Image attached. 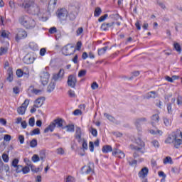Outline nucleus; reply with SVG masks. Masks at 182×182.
Masks as SVG:
<instances>
[{
    "mask_svg": "<svg viewBox=\"0 0 182 182\" xmlns=\"http://www.w3.org/2000/svg\"><path fill=\"white\" fill-rule=\"evenodd\" d=\"M79 13V6L76 2L70 3L68 11L65 8L58 9L56 15L60 21H66L69 16L70 21H75Z\"/></svg>",
    "mask_w": 182,
    "mask_h": 182,
    "instance_id": "obj_1",
    "label": "nucleus"
},
{
    "mask_svg": "<svg viewBox=\"0 0 182 182\" xmlns=\"http://www.w3.org/2000/svg\"><path fill=\"white\" fill-rule=\"evenodd\" d=\"M23 6L28 14L31 15H39L41 9L39 6L35 3V0H27L23 3Z\"/></svg>",
    "mask_w": 182,
    "mask_h": 182,
    "instance_id": "obj_2",
    "label": "nucleus"
},
{
    "mask_svg": "<svg viewBox=\"0 0 182 182\" xmlns=\"http://www.w3.org/2000/svg\"><path fill=\"white\" fill-rule=\"evenodd\" d=\"M18 22L26 28V29H33L36 26V21L32 17L28 15H23L19 17Z\"/></svg>",
    "mask_w": 182,
    "mask_h": 182,
    "instance_id": "obj_3",
    "label": "nucleus"
},
{
    "mask_svg": "<svg viewBox=\"0 0 182 182\" xmlns=\"http://www.w3.org/2000/svg\"><path fill=\"white\" fill-rule=\"evenodd\" d=\"M63 123H65V120L61 118H57L52 122L50 125L44 129V133H48L50 132H53L55 130V127H58V129H66V127H63Z\"/></svg>",
    "mask_w": 182,
    "mask_h": 182,
    "instance_id": "obj_4",
    "label": "nucleus"
},
{
    "mask_svg": "<svg viewBox=\"0 0 182 182\" xmlns=\"http://www.w3.org/2000/svg\"><path fill=\"white\" fill-rule=\"evenodd\" d=\"M76 52V49H75V46L68 44L67 46H64L62 50L63 55L65 56H70V55H73V53Z\"/></svg>",
    "mask_w": 182,
    "mask_h": 182,
    "instance_id": "obj_5",
    "label": "nucleus"
},
{
    "mask_svg": "<svg viewBox=\"0 0 182 182\" xmlns=\"http://www.w3.org/2000/svg\"><path fill=\"white\" fill-rule=\"evenodd\" d=\"M28 106H29V100L26 99L23 102V103L18 107L17 112L18 114H21V116H23L25 114V112H26V109H28Z\"/></svg>",
    "mask_w": 182,
    "mask_h": 182,
    "instance_id": "obj_6",
    "label": "nucleus"
},
{
    "mask_svg": "<svg viewBox=\"0 0 182 182\" xmlns=\"http://www.w3.org/2000/svg\"><path fill=\"white\" fill-rule=\"evenodd\" d=\"M28 36V33L23 28H19L17 30V33L16 35V41L19 42L21 39H25Z\"/></svg>",
    "mask_w": 182,
    "mask_h": 182,
    "instance_id": "obj_7",
    "label": "nucleus"
},
{
    "mask_svg": "<svg viewBox=\"0 0 182 182\" xmlns=\"http://www.w3.org/2000/svg\"><path fill=\"white\" fill-rule=\"evenodd\" d=\"M41 77V82L43 86L48 85V82H49V78L50 77V75H49V73L43 71L40 75Z\"/></svg>",
    "mask_w": 182,
    "mask_h": 182,
    "instance_id": "obj_8",
    "label": "nucleus"
},
{
    "mask_svg": "<svg viewBox=\"0 0 182 182\" xmlns=\"http://www.w3.org/2000/svg\"><path fill=\"white\" fill-rule=\"evenodd\" d=\"M77 82V80H76V75H70L68 76L67 83L70 87L75 89Z\"/></svg>",
    "mask_w": 182,
    "mask_h": 182,
    "instance_id": "obj_9",
    "label": "nucleus"
},
{
    "mask_svg": "<svg viewBox=\"0 0 182 182\" xmlns=\"http://www.w3.org/2000/svg\"><path fill=\"white\" fill-rule=\"evenodd\" d=\"M75 137L78 143L83 141V132H82V129L79 127H76Z\"/></svg>",
    "mask_w": 182,
    "mask_h": 182,
    "instance_id": "obj_10",
    "label": "nucleus"
},
{
    "mask_svg": "<svg viewBox=\"0 0 182 182\" xmlns=\"http://www.w3.org/2000/svg\"><path fill=\"white\" fill-rule=\"evenodd\" d=\"M146 122H147V118L146 117L138 118L135 120L134 124L139 132L141 130V123H146Z\"/></svg>",
    "mask_w": 182,
    "mask_h": 182,
    "instance_id": "obj_11",
    "label": "nucleus"
},
{
    "mask_svg": "<svg viewBox=\"0 0 182 182\" xmlns=\"http://www.w3.org/2000/svg\"><path fill=\"white\" fill-rule=\"evenodd\" d=\"M160 122V117L159 114H154L151 117V124L153 127H156L159 122Z\"/></svg>",
    "mask_w": 182,
    "mask_h": 182,
    "instance_id": "obj_12",
    "label": "nucleus"
},
{
    "mask_svg": "<svg viewBox=\"0 0 182 182\" xmlns=\"http://www.w3.org/2000/svg\"><path fill=\"white\" fill-rule=\"evenodd\" d=\"M63 75H65V70L63 69H60L57 74H53V80L55 82H58V80H62L63 79Z\"/></svg>",
    "mask_w": 182,
    "mask_h": 182,
    "instance_id": "obj_13",
    "label": "nucleus"
},
{
    "mask_svg": "<svg viewBox=\"0 0 182 182\" xmlns=\"http://www.w3.org/2000/svg\"><path fill=\"white\" fill-rule=\"evenodd\" d=\"M57 3L58 0H50L48 6V12H53L55 11V8H56Z\"/></svg>",
    "mask_w": 182,
    "mask_h": 182,
    "instance_id": "obj_14",
    "label": "nucleus"
},
{
    "mask_svg": "<svg viewBox=\"0 0 182 182\" xmlns=\"http://www.w3.org/2000/svg\"><path fill=\"white\" fill-rule=\"evenodd\" d=\"M34 61H35V58L29 54H27L23 58V62L26 65H32V63H33Z\"/></svg>",
    "mask_w": 182,
    "mask_h": 182,
    "instance_id": "obj_15",
    "label": "nucleus"
},
{
    "mask_svg": "<svg viewBox=\"0 0 182 182\" xmlns=\"http://www.w3.org/2000/svg\"><path fill=\"white\" fill-rule=\"evenodd\" d=\"M113 25H114V22L103 23L100 27L101 31L106 32V31H109V28H112V26H113Z\"/></svg>",
    "mask_w": 182,
    "mask_h": 182,
    "instance_id": "obj_16",
    "label": "nucleus"
},
{
    "mask_svg": "<svg viewBox=\"0 0 182 182\" xmlns=\"http://www.w3.org/2000/svg\"><path fill=\"white\" fill-rule=\"evenodd\" d=\"M43 102H45V97H41L36 99L34 102L33 107L39 108L43 105Z\"/></svg>",
    "mask_w": 182,
    "mask_h": 182,
    "instance_id": "obj_17",
    "label": "nucleus"
},
{
    "mask_svg": "<svg viewBox=\"0 0 182 182\" xmlns=\"http://www.w3.org/2000/svg\"><path fill=\"white\" fill-rule=\"evenodd\" d=\"M149 174V168L147 167L143 168L138 173L140 178H146Z\"/></svg>",
    "mask_w": 182,
    "mask_h": 182,
    "instance_id": "obj_18",
    "label": "nucleus"
},
{
    "mask_svg": "<svg viewBox=\"0 0 182 182\" xmlns=\"http://www.w3.org/2000/svg\"><path fill=\"white\" fill-rule=\"evenodd\" d=\"M177 134L176 133H172L171 134L168 135L167 139L165 140V143L168 144H171V143H174V141L176 140Z\"/></svg>",
    "mask_w": 182,
    "mask_h": 182,
    "instance_id": "obj_19",
    "label": "nucleus"
},
{
    "mask_svg": "<svg viewBox=\"0 0 182 182\" xmlns=\"http://www.w3.org/2000/svg\"><path fill=\"white\" fill-rule=\"evenodd\" d=\"M112 156H116L119 159H124V157L126 156L124 152L120 151L119 149H116L115 151H113Z\"/></svg>",
    "mask_w": 182,
    "mask_h": 182,
    "instance_id": "obj_20",
    "label": "nucleus"
},
{
    "mask_svg": "<svg viewBox=\"0 0 182 182\" xmlns=\"http://www.w3.org/2000/svg\"><path fill=\"white\" fill-rule=\"evenodd\" d=\"M102 151L105 154H107V153H111V151H113V148H112V146L110 145H105L102 146Z\"/></svg>",
    "mask_w": 182,
    "mask_h": 182,
    "instance_id": "obj_21",
    "label": "nucleus"
},
{
    "mask_svg": "<svg viewBox=\"0 0 182 182\" xmlns=\"http://www.w3.org/2000/svg\"><path fill=\"white\" fill-rule=\"evenodd\" d=\"M7 72H8L7 80L9 82H12V80H14V72L12 71V69L9 68Z\"/></svg>",
    "mask_w": 182,
    "mask_h": 182,
    "instance_id": "obj_22",
    "label": "nucleus"
},
{
    "mask_svg": "<svg viewBox=\"0 0 182 182\" xmlns=\"http://www.w3.org/2000/svg\"><path fill=\"white\" fill-rule=\"evenodd\" d=\"M156 97H157V93L155 91H151L146 95V99H156Z\"/></svg>",
    "mask_w": 182,
    "mask_h": 182,
    "instance_id": "obj_23",
    "label": "nucleus"
},
{
    "mask_svg": "<svg viewBox=\"0 0 182 182\" xmlns=\"http://www.w3.org/2000/svg\"><path fill=\"white\" fill-rule=\"evenodd\" d=\"M182 144V139H177V135L176 136V139L173 141V145L176 149H178L180 146Z\"/></svg>",
    "mask_w": 182,
    "mask_h": 182,
    "instance_id": "obj_24",
    "label": "nucleus"
},
{
    "mask_svg": "<svg viewBox=\"0 0 182 182\" xmlns=\"http://www.w3.org/2000/svg\"><path fill=\"white\" fill-rule=\"evenodd\" d=\"M108 49H109V46H105V47L98 49L97 50L98 55L100 56H102V55H105V53H106V50H107Z\"/></svg>",
    "mask_w": 182,
    "mask_h": 182,
    "instance_id": "obj_25",
    "label": "nucleus"
},
{
    "mask_svg": "<svg viewBox=\"0 0 182 182\" xmlns=\"http://www.w3.org/2000/svg\"><path fill=\"white\" fill-rule=\"evenodd\" d=\"M83 170H85V174H89V173H90V171H92V168H90V165H89L88 166H83L82 168H81V171L82 173V174L85 173V171H83Z\"/></svg>",
    "mask_w": 182,
    "mask_h": 182,
    "instance_id": "obj_26",
    "label": "nucleus"
},
{
    "mask_svg": "<svg viewBox=\"0 0 182 182\" xmlns=\"http://www.w3.org/2000/svg\"><path fill=\"white\" fill-rule=\"evenodd\" d=\"M100 15H102V9H100V7L95 8L94 11V16L95 18H98V16H100Z\"/></svg>",
    "mask_w": 182,
    "mask_h": 182,
    "instance_id": "obj_27",
    "label": "nucleus"
},
{
    "mask_svg": "<svg viewBox=\"0 0 182 182\" xmlns=\"http://www.w3.org/2000/svg\"><path fill=\"white\" fill-rule=\"evenodd\" d=\"M1 38H9V31H7L6 30H2L1 32Z\"/></svg>",
    "mask_w": 182,
    "mask_h": 182,
    "instance_id": "obj_28",
    "label": "nucleus"
},
{
    "mask_svg": "<svg viewBox=\"0 0 182 182\" xmlns=\"http://www.w3.org/2000/svg\"><path fill=\"white\" fill-rule=\"evenodd\" d=\"M100 144V139H97V140L94 142H92V151H94L95 150V147H99Z\"/></svg>",
    "mask_w": 182,
    "mask_h": 182,
    "instance_id": "obj_29",
    "label": "nucleus"
},
{
    "mask_svg": "<svg viewBox=\"0 0 182 182\" xmlns=\"http://www.w3.org/2000/svg\"><path fill=\"white\" fill-rule=\"evenodd\" d=\"M164 164H173V159L171 156H166L164 160Z\"/></svg>",
    "mask_w": 182,
    "mask_h": 182,
    "instance_id": "obj_30",
    "label": "nucleus"
},
{
    "mask_svg": "<svg viewBox=\"0 0 182 182\" xmlns=\"http://www.w3.org/2000/svg\"><path fill=\"white\" fill-rule=\"evenodd\" d=\"M55 86H56L55 82H50L48 86V92L49 93H50V92H53V90H55Z\"/></svg>",
    "mask_w": 182,
    "mask_h": 182,
    "instance_id": "obj_31",
    "label": "nucleus"
},
{
    "mask_svg": "<svg viewBox=\"0 0 182 182\" xmlns=\"http://www.w3.org/2000/svg\"><path fill=\"white\" fill-rule=\"evenodd\" d=\"M131 150H136V151H140V153H141L142 154L144 153V151H141V148L139 147V146H136L133 144H131L129 146Z\"/></svg>",
    "mask_w": 182,
    "mask_h": 182,
    "instance_id": "obj_32",
    "label": "nucleus"
},
{
    "mask_svg": "<svg viewBox=\"0 0 182 182\" xmlns=\"http://www.w3.org/2000/svg\"><path fill=\"white\" fill-rule=\"evenodd\" d=\"M173 48L176 50V52H178L179 53H181V46H180V43H175L173 44Z\"/></svg>",
    "mask_w": 182,
    "mask_h": 182,
    "instance_id": "obj_33",
    "label": "nucleus"
},
{
    "mask_svg": "<svg viewBox=\"0 0 182 182\" xmlns=\"http://www.w3.org/2000/svg\"><path fill=\"white\" fill-rule=\"evenodd\" d=\"M64 127L67 129V132H75V125L73 124L67 125V126H65Z\"/></svg>",
    "mask_w": 182,
    "mask_h": 182,
    "instance_id": "obj_34",
    "label": "nucleus"
},
{
    "mask_svg": "<svg viewBox=\"0 0 182 182\" xmlns=\"http://www.w3.org/2000/svg\"><path fill=\"white\" fill-rule=\"evenodd\" d=\"M163 120L165 126L168 127L171 125V121L168 118L164 117Z\"/></svg>",
    "mask_w": 182,
    "mask_h": 182,
    "instance_id": "obj_35",
    "label": "nucleus"
},
{
    "mask_svg": "<svg viewBox=\"0 0 182 182\" xmlns=\"http://www.w3.org/2000/svg\"><path fill=\"white\" fill-rule=\"evenodd\" d=\"M36 146H38V140L33 139L30 141V147L34 149V147H36Z\"/></svg>",
    "mask_w": 182,
    "mask_h": 182,
    "instance_id": "obj_36",
    "label": "nucleus"
},
{
    "mask_svg": "<svg viewBox=\"0 0 182 182\" xmlns=\"http://www.w3.org/2000/svg\"><path fill=\"white\" fill-rule=\"evenodd\" d=\"M135 141H136V144H138V146H140L141 147H144L145 144L143 141H141V139L137 138L135 140Z\"/></svg>",
    "mask_w": 182,
    "mask_h": 182,
    "instance_id": "obj_37",
    "label": "nucleus"
},
{
    "mask_svg": "<svg viewBox=\"0 0 182 182\" xmlns=\"http://www.w3.org/2000/svg\"><path fill=\"white\" fill-rule=\"evenodd\" d=\"M105 117H106L109 122H114V118L113 116L110 115L109 114L105 113L104 114Z\"/></svg>",
    "mask_w": 182,
    "mask_h": 182,
    "instance_id": "obj_38",
    "label": "nucleus"
},
{
    "mask_svg": "<svg viewBox=\"0 0 182 182\" xmlns=\"http://www.w3.org/2000/svg\"><path fill=\"white\" fill-rule=\"evenodd\" d=\"M28 166L31 167V171H33V173H38L40 170V168H36V166L33 164H29Z\"/></svg>",
    "mask_w": 182,
    "mask_h": 182,
    "instance_id": "obj_39",
    "label": "nucleus"
},
{
    "mask_svg": "<svg viewBox=\"0 0 182 182\" xmlns=\"http://www.w3.org/2000/svg\"><path fill=\"white\" fill-rule=\"evenodd\" d=\"M149 133H151V134H153L154 136L156 134H163V132H161V130H156L154 131L153 129L149 130Z\"/></svg>",
    "mask_w": 182,
    "mask_h": 182,
    "instance_id": "obj_40",
    "label": "nucleus"
},
{
    "mask_svg": "<svg viewBox=\"0 0 182 182\" xmlns=\"http://www.w3.org/2000/svg\"><path fill=\"white\" fill-rule=\"evenodd\" d=\"M109 17V14H106L104 16H102L99 19H98V22H105V21H106V19H107V18Z\"/></svg>",
    "mask_w": 182,
    "mask_h": 182,
    "instance_id": "obj_41",
    "label": "nucleus"
},
{
    "mask_svg": "<svg viewBox=\"0 0 182 182\" xmlns=\"http://www.w3.org/2000/svg\"><path fill=\"white\" fill-rule=\"evenodd\" d=\"M1 157H2L3 161H4V163H8L9 161V156H8V154H3Z\"/></svg>",
    "mask_w": 182,
    "mask_h": 182,
    "instance_id": "obj_42",
    "label": "nucleus"
},
{
    "mask_svg": "<svg viewBox=\"0 0 182 182\" xmlns=\"http://www.w3.org/2000/svg\"><path fill=\"white\" fill-rule=\"evenodd\" d=\"M21 171L23 172V174H28L29 171H31V169L28 166H25L21 168Z\"/></svg>",
    "mask_w": 182,
    "mask_h": 182,
    "instance_id": "obj_43",
    "label": "nucleus"
},
{
    "mask_svg": "<svg viewBox=\"0 0 182 182\" xmlns=\"http://www.w3.org/2000/svg\"><path fill=\"white\" fill-rule=\"evenodd\" d=\"M28 124L31 126V127H33L35 126V118L31 117L28 120Z\"/></svg>",
    "mask_w": 182,
    "mask_h": 182,
    "instance_id": "obj_44",
    "label": "nucleus"
},
{
    "mask_svg": "<svg viewBox=\"0 0 182 182\" xmlns=\"http://www.w3.org/2000/svg\"><path fill=\"white\" fill-rule=\"evenodd\" d=\"M76 181V180L75 179V178L72 176H68L66 178H65V182H75Z\"/></svg>",
    "mask_w": 182,
    "mask_h": 182,
    "instance_id": "obj_45",
    "label": "nucleus"
},
{
    "mask_svg": "<svg viewBox=\"0 0 182 182\" xmlns=\"http://www.w3.org/2000/svg\"><path fill=\"white\" fill-rule=\"evenodd\" d=\"M16 76L22 77L23 76V71L21 69H18L16 72Z\"/></svg>",
    "mask_w": 182,
    "mask_h": 182,
    "instance_id": "obj_46",
    "label": "nucleus"
},
{
    "mask_svg": "<svg viewBox=\"0 0 182 182\" xmlns=\"http://www.w3.org/2000/svg\"><path fill=\"white\" fill-rule=\"evenodd\" d=\"M86 75V70H81L78 73V77H83Z\"/></svg>",
    "mask_w": 182,
    "mask_h": 182,
    "instance_id": "obj_47",
    "label": "nucleus"
},
{
    "mask_svg": "<svg viewBox=\"0 0 182 182\" xmlns=\"http://www.w3.org/2000/svg\"><path fill=\"white\" fill-rule=\"evenodd\" d=\"M156 4L159 5V6H160L162 9H166V4H164V3L157 0Z\"/></svg>",
    "mask_w": 182,
    "mask_h": 182,
    "instance_id": "obj_48",
    "label": "nucleus"
},
{
    "mask_svg": "<svg viewBox=\"0 0 182 182\" xmlns=\"http://www.w3.org/2000/svg\"><path fill=\"white\" fill-rule=\"evenodd\" d=\"M39 160H40L39 156L34 154L32 156V161H33V163H38V161H39Z\"/></svg>",
    "mask_w": 182,
    "mask_h": 182,
    "instance_id": "obj_49",
    "label": "nucleus"
},
{
    "mask_svg": "<svg viewBox=\"0 0 182 182\" xmlns=\"http://www.w3.org/2000/svg\"><path fill=\"white\" fill-rule=\"evenodd\" d=\"M171 172L174 173V174L180 173V168L174 167L171 168Z\"/></svg>",
    "mask_w": 182,
    "mask_h": 182,
    "instance_id": "obj_50",
    "label": "nucleus"
},
{
    "mask_svg": "<svg viewBox=\"0 0 182 182\" xmlns=\"http://www.w3.org/2000/svg\"><path fill=\"white\" fill-rule=\"evenodd\" d=\"M6 52H8V49L6 48L1 47L0 48V55H5V53H6Z\"/></svg>",
    "mask_w": 182,
    "mask_h": 182,
    "instance_id": "obj_51",
    "label": "nucleus"
},
{
    "mask_svg": "<svg viewBox=\"0 0 182 182\" xmlns=\"http://www.w3.org/2000/svg\"><path fill=\"white\" fill-rule=\"evenodd\" d=\"M18 163H19V160L18 159H14L12 161V166L13 167H18Z\"/></svg>",
    "mask_w": 182,
    "mask_h": 182,
    "instance_id": "obj_52",
    "label": "nucleus"
},
{
    "mask_svg": "<svg viewBox=\"0 0 182 182\" xmlns=\"http://www.w3.org/2000/svg\"><path fill=\"white\" fill-rule=\"evenodd\" d=\"M99 88V84H97V82H93L92 83V90H96V89Z\"/></svg>",
    "mask_w": 182,
    "mask_h": 182,
    "instance_id": "obj_53",
    "label": "nucleus"
},
{
    "mask_svg": "<svg viewBox=\"0 0 182 182\" xmlns=\"http://www.w3.org/2000/svg\"><path fill=\"white\" fill-rule=\"evenodd\" d=\"M18 140L21 144H23V143H25V136H23V135H19Z\"/></svg>",
    "mask_w": 182,
    "mask_h": 182,
    "instance_id": "obj_54",
    "label": "nucleus"
},
{
    "mask_svg": "<svg viewBox=\"0 0 182 182\" xmlns=\"http://www.w3.org/2000/svg\"><path fill=\"white\" fill-rule=\"evenodd\" d=\"M176 100H177L178 106H181V105H182V97L181 95H178Z\"/></svg>",
    "mask_w": 182,
    "mask_h": 182,
    "instance_id": "obj_55",
    "label": "nucleus"
},
{
    "mask_svg": "<svg viewBox=\"0 0 182 182\" xmlns=\"http://www.w3.org/2000/svg\"><path fill=\"white\" fill-rule=\"evenodd\" d=\"M80 143H82V149H84V150H87V141H85V139Z\"/></svg>",
    "mask_w": 182,
    "mask_h": 182,
    "instance_id": "obj_56",
    "label": "nucleus"
},
{
    "mask_svg": "<svg viewBox=\"0 0 182 182\" xmlns=\"http://www.w3.org/2000/svg\"><path fill=\"white\" fill-rule=\"evenodd\" d=\"M68 95L70 97H76V94L75 93V91L70 90L68 91Z\"/></svg>",
    "mask_w": 182,
    "mask_h": 182,
    "instance_id": "obj_57",
    "label": "nucleus"
},
{
    "mask_svg": "<svg viewBox=\"0 0 182 182\" xmlns=\"http://www.w3.org/2000/svg\"><path fill=\"white\" fill-rule=\"evenodd\" d=\"M33 134H41V130L39 129V128H36L33 129L32 131L31 136H33Z\"/></svg>",
    "mask_w": 182,
    "mask_h": 182,
    "instance_id": "obj_58",
    "label": "nucleus"
},
{
    "mask_svg": "<svg viewBox=\"0 0 182 182\" xmlns=\"http://www.w3.org/2000/svg\"><path fill=\"white\" fill-rule=\"evenodd\" d=\"M151 144H152V145L154 146V147H157V148H159V146H160V144H159V141H157V140H154V141H152Z\"/></svg>",
    "mask_w": 182,
    "mask_h": 182,
    "instance_id": "obj_59",
    "label": "nucleus"
},
{
    "mask_svg": "<svg viewBox=\"0 0 182 182\" xmlns=\"http://www.w3.org/2000/svg\"><path fill=\"white\" fill-rule=\"evenodd\" d=\"M15 168H16V173H21L23 166L21 165H18L16 166Z\"/></svg>",
    "mask_w": 182,
    "mask_h": 182,
    "instance_id": "obj_60",
    "label": "nucleus"
},
{
    "mask_svg": "<svg viewBox=\"0 0 182 182\" xmlns=\"http://www.w3.org/2000/svg\"><path fill=\"white\" fill-rule=\"evenodd\" d=\"M81 48H82V42H81V41H78V42L77 43L75 50H80Z\"/></svg>",
    "mask_w": 182,
    "mask_h": 182,
    "instance_id": "obj_61",
    "label": "nucleus"
},
{
    "mask_svg": "<svg viewBox=\"0 0 182 182\" xmlns=\"http://www.w3.org/2000/svg\"><path fill=\"white\" fill-rule=\"evenodd\" d=\"M82 33H83V28L82 27L78 28L76 31L77 36H79V35L82 34Z\"/></svg>",
    "mask_w": 182,
    "mask_h": 182,
    "instance_id": "obj_62",
    "label": "nucleus"
},
{
    "mask_svg": "<svg viewBox=\"0 0 182 182\" xmlns=\"http://www.w3.org/2000/svg\"><path fill=\"white\" fill-rule=\"evenodd\" d=\"M11 136L9 134L4 135L5 141H11Z\"/></svg>",
    "mask_w": 182,
    "mask_h": 182,
    "instance_id": "obj_63",
    "label": "nucleus"
},
{
    "mask_svg": "<svg viewBox=\"0 0 182 182\" xmlns=\"http://www.w3.org/2000/svg\"><path fill=\"white\" fill-rule=\"evenodd\" d=\"M57 29L56 27H52L49 29V33L53 34L55 33Z\"/></svg>",
    "mask_w": 182,
    "mask_h": 182,
    "instance_id": "obj_64",
    "label": "nucleus"
}]
</instances>
